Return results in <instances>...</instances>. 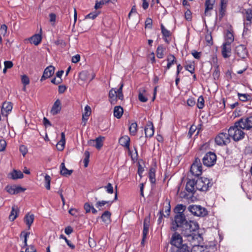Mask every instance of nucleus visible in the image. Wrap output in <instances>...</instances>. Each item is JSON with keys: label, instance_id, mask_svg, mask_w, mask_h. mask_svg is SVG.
<instances>
[{"label": "nucleus", "instance_id": "nucleus-7", "mask_svg": "<svg viewBox=\"0 0 252 252\" xmlns=\"http://www.w3.org/2000/svg\"><path fill=\"white\" fill-rule=\"evenodd\" d=\"M244 20V29L248 30L252 23V9L251 8L244 9L242 11Z\"/></svg>", "mask_w": 252, "mask_h": 252}, {"label": "nucleus", "instance_id": "nucleus-8", "mask_svg": "<svg viewBox=\"0 0 252 252\" xmlns=\"http://www.w3.org/2000/svg\"><path fill=\"white\" fill-rule=\"evenodd\" d=\"M217 160L216 154L212 152L207 153L204 156L202 161L204 165L211 167L215 164Z\"/></svg>", "mask_w": 252, "mask_h": 252}, {"label": "nucleus", "instance_id": "nucleus-5", "mask_svg": "<svg viewBox=\"0 0 252 252\" xmlns=\"http://www.w3.org/2000/svg\"><path fill=\"white\" fill-rule=\"evenodd\" d=\"M196 181V189L199 191H206L212 186L211 181L207 178L201 177L198 178Z\"/></svg>", "mask_w": 252, "mask_h": 252}, {"label": "nucleus", "instance_id": "nucleus-40", "mask_svg": "<svg viewBox=\"0 0 252 252\" xmlns=\"http://www.w3.org/2000/svg\"><path fill=\"white\" fill-rule=\"evenodd\" d=\"M51 178L50 176L46 174L44 177L45 187L48 190L50 189V183Z\"/></svg>", "mask_w": 252, "mask_h": 252}, {"label": "nucleus", "instance_id": "nucleus-61", "mask_svg": "<svg viewBox=\"0 0 252 252\" xmlns=\"http://www.w3.org/2000/svg\"><path fill=\"white\" fill-rule=\"evenodd\" d=\"M5 68L10 69L12 67L13 64L11 61H7L4 62Z\"/></svg>", "mask_w": 252, "mask_h": 252}, {"label": "nucleus", "instance_id": "nucleus-16", "mask_svg": "<svg viewBox=\"0 0 252 252\" xmlns=\"http://www.w3.org/2000/svg\"><path fill=\"white\" fill-rule=\"evenodd\" d=\"M55 67L52 65L47 67L44 70L43 74L41 78L40 81L43 80L50 77L54 73Z\"/></svg>", "mask_w": 252, "mask_h": 252}, {"label": "nucleus", "instance_id": "nucleus-49", "mask_svg": "<svg viewBox=\"0 0 252 252\" xmlns=\"http://www.w3.org/2000/svg\"><path fill=\"white\" fill-rule=\"evenodd\" d=\"M21 81L24 86H26L30 83L29 78L26 75H23L22 76Z\"/></svg>", "mask_w": 252, "mask_h": 252}, {"label": "nucleus", "instance_id": "nucleus-43", "mask_svg": "<svg viewBox=\"0 0 252 252\" xmlns=\"http://www.w3.org/2000/svg\"><path fill=\"white\" fill-rule=\"evenodd\" d=\"M149 227L146 226L145 225H143V230L142 233V240L141 242V244H143L145 239L146 238L147 235L148 234L149 232Z\"/></svg>", "mask_w": 252, "mask_h": 252}, {"label": "nucleus", "instance_id": "nucleus-25", "mask_svg": "<svg viewBox=\"0 0 252 252\" xmlns=\"http://www.w3.org/2000/svg\"><path fill=\"white\" fill-rule=\"evenodd\" d=\"M91 113V109L90 106L87 105L85 107V112L82 115V122L84 123L83 126H85L88 118Z\"/></svg>", "mask_w": 252, "mask_h": 252}, {"label": "nucleus", "instance_id": "nucleus-33", "mask_svg": "<svg viewBox=\"0 0 252 252\" xmlns=\"http://www.w3.org/2000/svg\"><path fill=\"white\" fill-rule=\"evenodd\" d=\"M34 216L33 214H28L26 215L24 218L25 222L26 224L29 226L30 228L32 224L33 223Z\"/></svg>", "mask_w": 252, "mask_h": 252}, {"label": "nucleus", "instance_id": "nucleus-23", "mask_svg": "<svg viewBox=\"0 0 252 252\" xmlns=\"http://www.w3.org/2000/svg\"><path fill=\"white\" fill-rule=\"evenodd\" d=\"M170 202L169 200L166 199L165 200V202L164 203L163 205L164 207H163V209L162 210H163V216L164 217H168L170 215Z\"/></svg>", "mask_w": 252, "mask_h": 252}, {"label": "nucleus", "instance_id": "nucleus-60", "mask_svg": "<svg viewBox=\"0 0 252 252\" xmlns=\"http://www.w3.org/2000/svg\"><path fill=\"white\" fill-rule=\"evenodd\" d=\"M220 76V71L218 67H217L213 73V76L215 80L218 79Z\"/></svg>", "mask_w": 252, "mask_h": 252}, {"label": "nucleus", "instance_id": "nucleus-27", "mask_svg": "<svg viewBox=\"0 0 252 252\" xmlns=\"http://www.w3.org/2000/svg\"><path fill=\"white\" fill-rule=\"evenodd\" d=\"M18 212L19 209L17 206L15 205L12 206L10 214L9 216V220L12 221H14L18 216Z\"/></svg>", "mask_w": 252, "mask_h": 252}, {"label": "nucleus", "instance_id": "nucleus-29", "mask_svg": "<svg viewBox=\"0 0 252 252\" xmlns=\"http://www.w3.org/2000/svg\"><path fill=\"white\" fill-rule=\"evenodd\" d=\"M72 172V170H68L65 167L64 163L63 162L61 163L60 170V173L61 175L64 176H67L71 175Z\"/></svg>", "mask_w": 252, "mask_h": 252}, {"label": "nucleus", "instance_id": "nucleus-36", "mask_svg": "<svg viewBox=\"0 0 252 252\" xmlns=\"http://www.w3.org/2000/svg\"><path fill=\"white\" fill-rule=\"evenodd\" d=\"M165 50V48L163 45H159L157 49V56L159 59H162L164 56V52Z\"/></svg>", "mask_w": 252, "mask_h": 252}, {"label": "nucleus", "instance_id": "nucleus-26", "mask_svg": "<svg viewBox=\"0 0 252 252\" xmlns=\"http://www.w3.org/2000/svg\"><path fill=\"white\" fill-rule=\"evenodd\" d=\"M65 143V134L64 132L61 133V139L58 142L56 145V147L59 151H62L63 150L64 148V145Z\"/></svg>", "mask_w": 252, "mask_h": 252}, {"label": "nucleus", "instance_id": "nucleus-21", "mask_svg": "<svg viewBox=\"0 0 252 252\" xmlns=\"http://www.w3.org/2000/svg\"><path fill=\"white\" fill-rule=\"evenodd\" d=\"M113 202V201H98L95 203V207L98 208L99 210H103L106 208L105 206L109 207Z\"/></svg>", "mask_w": 252, "mask_h": 252}, {"label": "nucleus", "instance_id": "nucleus-46", "mask_svg": "<svg viewBox=\"0 0 252 252\" xmlns=\"http://www.w3.org/2000/svg\"><path fill=\"white\" fill-rule=\"evenodd\" d=\"M238 96L239 97V99L242 101H246L248 99V97H250V95L245 94H238Z\"/></svg>", "mask_w": 252, "mask_h": 252}, {"label": "nucleus", "instance_id": "nucleus-11", "mask_svg": "<svg viewBox=\"0 0 252 252\" xmlns=\"http://www.w3.org/2000/svg\"><path fill=\"white\" fill-rule=\"evenodd\" d=\"M236 122L242 127L243 129L250 130L252 128V116L243 117Z\"/></svg>", "mask_w": 252, "mask_h": 252}, {"label": "nucleus", "instance_id": "nucleus-45", "mask_svg": "<svg viewBox=\"0 0 252 252\" xmlns=\"http://www.w3.org/2000/svg\"><path fill=\"white\" fill-rule=\"evenodd\" d=\"M5 190L10 194H15V186L8 185L5 188Z\"/></svg>", "mask_w": 252, "mask_h": 252}, {"label": "nucleus", "instance_id": "nucleus-64", "mask_svg": "<svg viewBox=\"0 0 252 252\" xmlns=\"http://www.w3.org/2000/svg\"><path fill=\"white\" fill-rule=\"evenodd\" d=\"M139 100L143 102H145L147 101L148 98L145 96L141 93H139L138 95Z\"/></svg>", "mask_w": 252, "mask_h": 252}, {"label": "nucleus", "instance_id": "nucleus-62", "mask_svg": "<svg viewBox=\"0 0 252 252\" xmlns=\"http://www.w3.org/2000/svg\"><path fill=\"white\" fill-rule=\"evenodd\" d=\"M195 103V100L193 98H189L187 100V104L189 106H193Z\"/></svg>", "mask_w": 252, "mask_h": 252}, {"label": "nucleus", "instance_id": "nucleus-35", "mask_svg": "<svg viewBox=\"0 0 252 252\" xmlns=\"http://www.w3.org/2000/svg\"><path fill=\"white\" fill-rule=\"evenodd\" d=\"M111 213L108 211H105L101 215V219L105 223H108L110 221Z\"/></svg>", "mask_w": 252, "mask_h": 252}, {"label": "nucleus", "instance_id": "nucleus-59", "mask_svg": "<svg viewBox=\"0 0 252 252\" xmlns=\"http://www.w3.org/2000/svg\"><path fill=\"white\" fill-rule=\"evenodd\" d=\"M26 190L25 189L22 188L20 186H15V194H18L20 192H24Z\"/></svg>", "mask_w": 252, "mask_h": 252}, {"label": "nucleus", "instance_id": "nucleus-38", "mask_svg": "<svg viewBox=\"0 0 252 252\" xmlns=\"http://www.w3.org/2000/svg\"><path fill=\"white\" fill-rule=\"evenodd\" d=\"M149 177L150 181L152 184H155L156 182L155 178V170L154 168H152L150 169L149 172Z\"/></svg>", "mask_w": 252, "mask_h": 252}, {"label": "nucleus", "instance_id": "nucleus-18", "mask_svg": "<svg viewBox=\"0 0 252 252\" xmlns=\"http://www.w3.org/2000/svg\"><path fill=\"white\" fill-rule=\"evenodd\" d=\"M62 109V103L59 99H57L53 104L50 111L52 115H56L59 113Z\"/></svg>", "mask_w": 252, "mask_h": 252}, {"label": "nucleus", "instance_id": "nucleus-22", "mask_svg": "<svg viewBox=\"0 0 252 252\" xmlns=\"http://www.w3.org/2000/svg\"><path fill=\"white\" fill-rule=\"evenodd\" d=\"M130 141V138L127 135L121 137L119 140L120 145L126 148L127 149H129Z\"/></svg>", "mask_w": 252, "mask_h": 252}, {"label": "nucleus", "instance_id": "nucleus-52", "mask_svg": "<svg viewBox=\"0 0 252 252\" xmlns=\"http://www.w3.org/2000/svg\"><path fill=\"white\" fill-rule=\"evenodd\" d=\"M202 246L193 245L192 246L191 252H201Z\"/></svg>", "mask_w": 252, "mask_h": 252}, {"label": "nucleus", "instance_id": "nucleus-48", "mask_svg": "<svg viewBox=\"0 0 252 252\" xmlns=\"http://www.w3.org/2000/svg\"><path fill=\"white\" fill-rule=\"evenodd\" d=\"M60 238L64 239L66 243V244L71 249H74L75 248V246L72 244L70 241H69L65 236L63 235H61L60 236Z\"/></svg>", "mask_w": 252, "mask_h": 252}, {"label": "nucleus", "instance_id": "nucleus-42", "mask_svg": "<svg viewBox=\"0 0 252 252\" xmlns=\"http://www.w3.org/2000/svg\"><path fill=\"white\" fill-rule=\"evenodd\" d=\"M161 32L164 37H168L170 36V32L167 30L163 25L162 24H161Z\"/></svg>", "mask_w": 252, "mask_h": 252}, {"label": "nucleus", "instance_id": "nucleus-41", "mask_svg": "<svg viewBox=\"0 0 252 252\" xmlns=\"http://www.w3.org/2000/svg\"><path fill=\"white\" fill-rule=\"evenodd\" d=\"M197 106L199 109H202L204 107V100L202 95H200L198 98Z\"/></svg>", "mask_w": 252, "mask_h": 252}, {"label": "nucleus", "instance_id": "nucleus-24", "mask_svg": "<svg viewBox=\"0 0 252 252\" xmlns=\"http://www.w3.org/2000/svg\"><path fill=\"white\" fill-rule=\"evenodd\" d=\"M214 3L215 0H206L205 9V15L206 16H209L210 15L208 11L213 9Z\"/></svg>", "mask_w": 252, "mask_h": 252}, {"label": "nucleus", "instance_id": "nucleus-6", "mask_svg": "<svg viewBox=\"0 0 252 252\" xmlns=\"http://www.w3.org/2000/svg\"><path fill=\"white\" fill-rule=\"evenodd\" d=\"M188 210L194 216L197 217H204L207 215V210L200 205H189Z\"/></svg>", "mask_w": 252, "mask_h": 252}, {"label": "nucleus", "instance_id": "nucleus-39", "mask_svg": "<svg viewBox=\"0 0 252 252\" xmlns=\"http://www.w3.org/2000/svg\"><path fill=\"white\" fill-rule=\"evenodd\" d=\"M137 125L136 123H132L129 126V131L130 134L132 135H134L137 132Z\"/></svg>", "mask_w": 252, "mask_h": 252}, {"label": "nucleus", "instance_id": "nucleus-51", "mask_svg": "<svg viewBox=\"0 0 252 252\" xmlns=\"http://www.w3.org/2000/svg\"><path fill=\"white\" fill-rule=\"evenodd\" d=\"M93 206L90 203L86 202L84 205V208L86 213H90L91 211V209Z\"/></svg>", "mask_w": 252, "mask_h": 252}, {"label": "nucleus", "instance_id": "nucleus-12", "mask_svg": "<svg viewBox=\"0 0 252 252\" xmlns=\"http://www.w3.org/2000/svg\"><path fill=\"white\" fill-rule=\"evenodd\" d=\"M235 54L240 58L245 59L248 56V52L244 45H239L236 47Z\"/></svg>", "mask_w": 252, "mask_h": 252}, {"label": "nucleus", "instance_id": "nucleus-55", "mask_svg": "<svg viewBox=\"0 0 252 252\" xmlns=\"http://www.w3.org/2000/svg\"><path fill=\"white\" fill-rule=\"evenodd\" d=\"M153 21L152 19L148 18L145 21V28L151 29L152 27Z\"/></svg>", "mask_w": 252, "mask_h": 252}, {"label": "nucleus", "instance_id": "nucleus-19", "mask_svg": "<svg viewBox=\"0 0 252 252\" xmlns=\"http://www.w3.org/2000/svg\"><path fill=\"white\" fill-rule=\"evenodd\" d=\"M145 133L146 137H151L154 134V127L151 122H148L145 127Z\"/></svg>", "mask_w": 252, "mask_h": 252}, {"label": "nucleus", "instance_id": "nucleus-2", "mask_svg": "<svg viewBox=\"0 0 252 252\" xmlns=\"http://www.w3.org/2000/svg\"><path fill=\"white\" fill-rule=\"evenodd\" d=\"M183 239L181 235L175 232L171 237L170 244L172 245L170 252H190L189 248L186 245L182 244Z\"/></svg>", "mask_w": 252, "mask_h": 252}, {"label": "nucleus", "instance_id": "nucleus-53", "mask_svg": "<svg viewBox=\"0 0 252 252\" xmlns=\"http://www.w3.org/2000/svg\"><path fill=\"white\" fill-rule=\"evenodd\" d=\"M20 152L22 153V155L25 157L28 152V149L25 145H21L19 148Z\"/></svg>", "mask_w": 252, "mask_h": 252}, {"label": "nucleus", "instance_id": "nucleus-44", "mask_svg": "<svg viewBox=\"0 0 252 252\" xmlns=\"http://www.w3.org/2000/svg\"><path fill=\"white\" fill-rule=\"evenodd\" d=\"M85 158L84 159V163L85 167H87L88 165L90 158L89 152L86 151L84 153Z\"/></svg>", "mask_w": 252, "mask_h": 252}, {"label": "nucleus", "instance_id": "nucleus-47", "mask_svg": "<svg viewBox=\"0 0 252 252\" xmlns=\"http://www.w3.org/2000/svg\"><path fill=\"white\" fill-rule=\"evenodd\" d=\"M107 193L112 194L114 192L113 187L111 183H108L107 186L104 187Z\"/></svg>", "mask_w": 252, "mask_h": 252}, {"label": "nucleus", "instance_id": "nucleus-63", "mask_svg": "<svg viewBox=\"0 0 252 252\" xmlns=\"http://www.w3.org/2000/svg\"><path fill=\"white\" fill-rule=\"evenodd\" d=\"M211 249H213L214 248L212 247L211 246H202L201 252H210Z\"/></svg>", "mask_w": 252, "mask_h": 252}, {"label": "nucleus", "instance_id": "nucleus-50", "mask_svg": "<svg viewBox=\"0 0 252 252\" xmlns=\"http://www.w3.org/2000/svg\"><path fill=\"white\" fill-rule=\"evenodd\" d=\"M7 26L5 24H3L0 28V34L5 36L7 33Z\"/></svg>", "mask_w": 252, "mask_h": 252}, {"label": "nucleus", "instance_id": "nucleus-30", "mask_svg": "<svg viewBox=\"0 0 252 252\" xmlns=\"http://www.w3.org/2000/svg\"><path fill=\"white\" fill-rule=\"evenodd\" d=\"M41 36L39 34H36L30 38V42L35 45H38L41 41Z\"/></svg>", "mask_w": 252, "mask_h": 252}, {"label": "nucleus", "instance_id": "nucleus-32", "mask_svg": "<svg viewBox=\"0 0 252 252\" xmlns=\"http://www.w3.org/2000/svg\"><path fill=\"white\" fill-rule=\"evenodd\" d=\"M234 37L233 33L230 31H227L225 37V43L231 44L234 41Z\"/></svg>", "mask_w": 252, "mask_h": 252}, {"label": "nucleus", "instance_id": "nucleus-15", "mask_svg": "<svg viewBox=\"0 0 252 252\" xmlns=\"http://www.w3.org/2000/svg\"><path fill=\"white\" fill-rule=\"evenodd\" d=\"M221 54L224 58H229L231 54V44L224 42L221 47Z\"/></svg>", "mask_w": 252, "mask_h": 252}, {"label": "nucleus", "instance_id": "nucleus-20", "mask_svg": "<svg viewBox=\"0 0 252 252\" xmlns=\"http://www.w3.org/2000/svg\"><path fill=\"white\" fill-rule=\"evenodd\" d=\"M103 138L101 137H98L96 138L95 140H90L89 141L88 143L90 145H93L97 149H100L102 145V139Z\"/></svg>", "mask_w": 252, "mask_h": 252}, {"label": "nucleus", "instance_id": "nucleus-14", "mask_svg": "<svg viewBox=\"0 0 252 252\" xmlns=\"http://www.w3.org/2000/svg\"><path fill=\"white\" fill-rule=\"evenodd\" d=\"M12 108V103L10 102L5 101L2 104L1 113L3 116L7 117L11 112Z\"/></svg>", "mask_w": 252, "mask_h": 252}, {"label": "nucleus", "instance_id": "nucleus-17", "mask_svg": "<svg viewBox=\"0 0 252 252\" xmlns=\"http://www.w3.org/2000/svg\"><path fill=\"white\" fill-rule=\"evenodd\" d=\"M94 77L95 75L93 72H92L91 76H90V72L87 70L82 71L79 74L80 79L84 81L89 80L90 82L94 78Z\"/></svg>", "mask_w": 252, "mask_h": 252}, {"label": "nucleus", "instance_id": "nucleus-54", "mask_svg": "<svg viewBox=\"0 0 252 252\" xmlns=\"http://www.w3.org/2000/svg\"><path fill=\"white\" fill-rule=\"evenodd\" d=\"M205 39L207 42L210 45L213 44L212 37L211 32L207 33L205 35Z\"/></svg>", "mask_w": 252, "mask_h": 252}, {"label": "nucleus", "instance_id": "nucleus-34", "mask_svg": "<svg viewBox=\"0 0 252 252\" xmlns=\"http://www.w3.org/2000/svg\"><path fill=\"white\" fill-rule=\"evenodd\" d=\"M167 61L168 62L166 69H169L172 65L176 63L177 62V60L175 57V56L173 55H169L167 59Z\"/></svg>", "mask_w": 252, "mask_h": 252}, {"label": "nucleus", "instance_id": "nucleus-3", "mask_svg": "<svg viewBox=\"0 0 252 252\" xmlns=\"http://www.w3.org/2000/svg\"><path fill=\"white\" fill-rule=\"evenodd\" d=\"M245 129L236 122L234 125L229 127L227 132L229 133V136L235 141H239L244 138L246 133Z\"/></svg>", "mask_w": 252, "mask_h": 252}, {"label": "nucleus", "instance_id": "nucleus-28", "mask_svg": "<svg viewBox=\"0 0 252 252\" xmlns=\"http://www.w3.org/2000/svg\"><path fill=\"white\" fill-rule=\"evenodd\" d=\"M10 175L11 178L13 180H16L18 179H22L23 178V174L20 170H13L10 173Z\"/></svg>", "mask_w": 252, "mask_h": 252}, {"label": "nucleus", "instance_id": "nucleus-13", "mask_svg": "<svg viewBox=\"0 0 252 252\" xmlns=\"http://www.w3.org/2000/svg\"><path fill=\"white\" fill-rule=\"evenodd\" d=\"M196 181L192 179L189 180L186 184V190L189 193L193 195L195 191L198 190L196 189Z\"/></svg>", "mask_w": 252, "mask_h": 252}, {"label": "nucleus", "instance_id": "nucleus-37", "mask_svg": "<svg viewBox=\"0 0 252 252\" xmlns=\"http://www.w3.org/2000/svg\"><path fill=\"white\" fill-rule=\"evenodd\" d=\"M186 206L183 204H178L176 206L175 208V212L176 214H184V212L186 210Z\"/></svg>", "mask_w": 252, "mask_h": 252}, {"label": "nucleus", "instance_id": "nucleus-10", "mask_svg": "<svg viewBox=\"0 0 252 252\" xmlns=\"http://www.w3.org/2000/svg\"><path fill=\"white\" fill-rule=\"evenodd\" d=\"M229 133L221 132L215 138V142L218 145H226L230 141Z\"/></svg>", "mask_w": 252, "mask_h": 252}, {"label": "nucleus", "instance_id": "nucleus-31", "mask_svg": "<svg viewBox=\"0 0 252 252\" xmlns=\"http://www.w3.org/2000/svg\"><path fill=\"white\" fill-rule=\"evenodd\" d=\"M124 112L123 108L120 106H116L114 109V116L117 119L121 118Z\"/></svg>", "mask_w": 252, "mask_h": 252}, {"label": "nucleus", "instance_id": "nucleus-56", "mask_svg": "<svg viewBox=\"0 0 252 252\" xmlns=\"http://www.w3.org/2000/svg\"><path fill=\"white\" fill-rule=\"evenodd\" d=\"M6 142L4 139L0 140V152L3 151L6 148Z\"/></svg>", "mask_w": 252, "mask_h": 252}, {"label": "nucleus", "instance_id": "nucleus-58", "mask_svg": "<svg viewBox=\"0 0 252 252\" xmlns=\"http://www.w3.org/2000/svg\"><path fill=\"white\" fill-rule=\"evenodd\" d=\"M98 15V13L97 12H94L89 13L86 16V18H90L94 19H95Z\"/></svg>", "mask_w": 252, "mask_h": 252}, {"label": "nucleus", "instance_id": "nucleus-57", "mask_svg": "<svg viewBox=\"0 0 252 252\" xmlns=\"http://www.w3.org/2000/svg\"><path fill=\"white\" fill-rule=\"evenodd\" d=\"M185 68L187 70L189 71L191 74H193L194 72V65L192 64H189L185 66Z\"/></svg>", "mask_w": 252, "mask_h": 252}, {"label": "nucleus", "instance_id": "nucleus-1", "mask_svg": "<svg viewBox=\"0 0 252 252\" xmlns=\"http://www.w3.org/2000/svg\"><path fill=\"white\" fill-rule=\"evenodd\" d=\"M198 224L192 220L188 221L185 214H176L172 221L171 229L173 231L179 230L185 237H187L189 241L191 242L197 239L195 234L198 229Z\"/></svg>", "mask_w": 252, "mask_h": 252}, {"label": "nucleus", "instance_id": "nucleus-9", "mask_svg": "<svg viewBox=\"0 0 252 252\" xmlns=\"http://www.w3.org/2000/svg\"><path fill=\"white\" fill-rule=\"evenodd\" d=\"M202 164L200 160L198 158H196L190 167V172L194 176H198L202 174Z\"/></svg>", "mask_w": 252, "mask_h": 252}, {"label": "nucleus", "instance_id": "nucleus-4", "mask_svg": "<svg viewBox=\"0 0 252 252\" xmlns=\"http://www.w3.org/2000/svg\"><path fill=\"white\" fill-rule=\"evenodd\" d=\"M123 86L124 84L122 83L117 90L113 88L110 90L109 93V97L111 104H115L117 100V98L120 100L124 99V95L122 92Z\"/></svg>", "mask_w": 252, "mask_h": 252}]
</instances>
